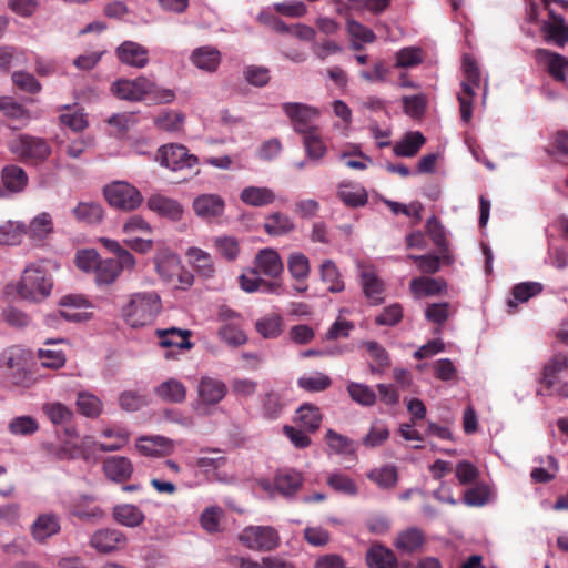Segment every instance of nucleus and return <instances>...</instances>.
Here are the masks:
<instances>
[{
	"label": "nucleus",
	"mask_w": 568,
	"mask_h": 568,
	"mask_svg": "<svg viewBox=\"0 0 568 568\" xmlns=\"http://www.w3.org/2000/svg\"><path fill=\"white\" fill-rule=\"evenodd\" d=\"M111 92L125 101H141L148 98L155 103H171L175 99L172 89L161 88L145 77L116 80L111 85Z\"/></svg>",
	"instance_id": "1"
},
{
	"label": "nucleus",
	"mask_w": 568,
	"mask_h": 568,
	"mask_svg": "<svg viewBox=\"0 0 568 568\" xmlns=\"http://www.w3.org/2000/svg\"><path fill=\"white\" fill-rule=\"evenodd\" d=\"M162 311L160 295L154 291L136 292L121 308L124 322L132 328L152 324Z\"/></svg>",
	"instance_id": "2"
},
{
	"label": "nucleus",
	"mask_w": 568,
	"mask_h": 568,
	"mask_svg": "<svg viewBox=\"0 0 568 568\" xmlns=\"http://www.w3.org/2000/svg\"><path fill=\"white\" fill-rule=\"evenodd\" d=\"M31 353L19 345L3 349L0 354V369L7 384L14 387H29L32 376L29 371Z\"/></svg>",
	"instance_id": "3"
},
{
	"label": "nucleus",
	"mask_w": 568,
	"mask_h": 568,
	"mask_svg": "<svg viewBox=\"0 0 568 568\" xmlns=\"http://www.w3.org/2000/svg\"><path fill=\"white\" fill-rule=\"evenodd\" d=\"M226 395L225 382L217 377L203 375L197 382L196 398L192 403V408L199 416H211Z\"/></svg>",
	"instance_id": "4"
},
{
	"label": "nucleus",
	"mask_w": 568,
	"mask_h": 568,
	"mask_svg": "<svg viewBox=\"0 0 568 568\" xmlns=\"http://www.w3.org/2000/svg\"><path fill=\"white\" fill-rule=\"evenodd\" d=\"M11 153L27 164H41L45 162L52 153L50 143L40 136L29 134H19L9 142Z\"/></svg>",
	"instance_id": "5"
},
{
	"label": "nucleus",
	"mask_w": 568,
	"mask_h": 568,
	"mask_svg": "<svg viewBox=\"0 0 568 568\" xmlns=\"http://www.w3.org/2000/svg\"><path fill=\"white\" fill-rule=\"evenodd\" d=\"M53 282L47 270L40 264H30L22 273L18 285L21 297L30 301H41L50 295Z\"/></svg>",
	"instance_id": "6"
},
{
	"label": "nucleus",
	"mask_w": 568,
	"mask_h": 568,
	"mask_svg": "<svg viewBox=\"0 0 568 568\" xmlns=\"http://www.w3.org/2000/svg\"><path fill=\"white\" fill-rule=\"evenodd\" d=\"M103 195L110 206L123 212L135 211L143 203L141 192L133 184L121 180L104 185Z\"/></svg>",
	"instance_id": "7"
},
{
	"label": "nucleus",
	"mask_w": 568,
	"mask_h": 568,
	"mask_svg": "<svg viewBox=\"0 0 568 568\" xmlns=\"http://www.w3.org/2000/svg\"><path fill=\"white\" fill-rule=\"evenodd\" d=\"M240 542L253 551H273L281 545L278 531L272 526H247L239 535Z\"/></svg>",
	"instance_id": "8"
},
{
	"label": "nucleus",
	"mask_w": 568,
	"mask_h": 568,
	"mask_svg": "<svg viewBox=\"0 0 568 568\" xmlns=\"http://www.w3.org/2000/svg\"><path fill=\"white\" fill-rule=\"evenodd\" d=\"M281 108L296 133L302 135L318 128L315 124L321 114L318 108L301 102H284Z\"/></svg>",
	"instance_id": "9"
},
{
	"label": "nucleus",
	"mask_w": 568,
	"mask_h": 568,
	"mask_svg": "<svg viewBox=\"0 0 568 568\" xmlns=\"http://www.w3.org/2000/svg\"><path fill=\"white\" fill-rule=\"evenodd\" d=\"M159 162L172 171L190 169L197 164V158L190 154L187 149L182 144H166L159 149Z\"/></svg>",
	"instance_id": "10"
},
{
	"label": "nucleus",
	"mask_w": 568,
	"mask_h": 568,
	"mask_svg": "<svg viewBox=\"0 0 568 568\" xmlns=\"http://www.w3.org/2000/svg\"><path fill=\"white\" fill-rule=\"evenodd\" d=\"M359 285L363 295L369 305L377 306L384 303L386 285L373 267L357 264Z\"/></svg>",
	"instance_id": "11"
},
{
	"label": "nucleus",
	"mask_w": 568,
	"mask_h": 568,
	"mask_svg": "<svg viewBox=\"0 0 568 568\" xmlns=\"http://www.w3.org/2000/svg\"><path fill=\"white\" fill-rule=\"evenodd\" d=\"M95 496L78 494L71 498L70 513L81 521L97 524L104 517L103 509L95 504Z\"/></svg>",
	"instance_id": "12"
},
{
	"label": "nucleus",
	"mask_w": 568,
	"mask_h": 568,
	"mask_svg": "<svg viewBox=\"0 0 568 568\" xmlns=\"http://www.w3.org/2000/svg\"><path fill=\"white\" fill-rule=\"evenodd\" d=\"M60 531L61 518L53 511L39 514L30 526V535L38 544L47 542Z\"/></svg>",
	"instance_id": "13"
},
{
	"label": "nucleus",
	"mask_w": 568,
	"mask_h": 568,
	"mask_svg": "<svg viewBox=\"0 0 568 568\" xmlns=\"http://www.w3.org/2000/svg\"><path fill=\"white\" fill-rule=\"evenodd\" d=\"M156 335L159 337V345L163 348H170V351L164 353L165 358H174L175 354L192 347V343L189 339L190 332L186 329L175 327L158 329Z\"/></svg>",
	"instance_id": "14"
},
{
	"label": "nucleus",
	"mask_w": 568,
	"mask_h": 568,
	"mask_svg": "<svg viewBox=\"0 0 568 568\" xmlns=\"http://www.w3.org/2000/svg\"><path fill=\"white\" fill-rule=\"evenodd\" d=\"M568 371V354L558 353L545 365L539 379L540 388L537 389V396H550V389L555 387L557 376Z\"/></svg>",
	"instance_id": "15"
},
{
	"label": "nucleus",
	"mask_w": 568,
	"mask_h": 568,
	"mask_svg": "<svg viewBox=\"0 0 568 568\" xmlns=\"http://www.w3.org/2000/svg\"><path fill=\"white\" fill-rule=\"evenodd\" d=\"M537 61L546 68L551 78L559 82L566 81L568 73V59L559 53L548 49H538L536 51Z\"/></svg>",
	"instance_id": "16"
},
{
	"label": "nucleus",
	"mask_w": 568,
	"mask_h": 568,
	"mask_svg": "<svg viewBox=\"0 0 568 568\" xmlns=\"http://www.w3.org/2000/svg\"><path fill=\"white\" fill-rule=\"evenodd\" d=\"M195 214L203 220H212L223 215L225 202L219 194L205 193L193 201Z\"/></svg>",
	"instance_id": "17"
},
{
	"label": "nucleus",
	"mask_w": 568,
	"mask_h": 568,
	"mask_svg": "<svg viewBox=\"0 0 568 568\" xmlns=\"http://www.w3.org/2000/svg\"><path fill=\"white\" fill-rule=\"evenodd\" d=\"M135 266H126L121 260L101 258L95 271L94 281L98 286H109L119 278L122 272L132 271Z\"/></svg>",
	"instance_id": "18"
},
{
	"label": "nucleus",
	"mask_w": 568,
	"mask_h": 568,
	"mask_svg": "<svg viewBox=\"0 0 568 568\" xmlns=\"http://www.w3.org/2000/svg\"><path fill=\"white\" fill-rule=\"evenodd\" d=\"M256 271L268 277L275 278L282 275L284 264L277 251L271 247H265L258 251L255 256Z\"/></svg>",
	"instance_id": "19"
},
{
	"label": "nucleus",
	"mask_w": 568,
	"mask_h": 568,
	"mask_svg": "<svg viewBox=\"0 0 568 568\" xmlns=\"http://www.w3.org/2000/svg\"><path fill=\"white\" fill-rule=\"evenodd\" d=\"M146 206L152 212L160 216L179 221L183 215V206L174 199L161 195L159 193L152 194L148 201Z\"/></svg>",
	"instance_id": "20"
},
{
	"label": "nucleus",
	"mask_w": 568,
	"mask_h": 568,
	"mask_svg": "<svg viewBox=\"0 0 568 568\" xmlns=\"http://www.w3.org/2000/svg\"><path fill=\"white\" fill-rule=\"evenodd\" d=\"M148 54V49L134 41H124L116 49L119 60L134 68H144L149 62Z\"/></svg>",
	"instance_id": "21"
},
{
	"label": "nucleus",
	"mask_w": 568,
	"mask_h": 568,
	"mask_svg": "<svg viewBox=\"0 0 568 568\" xmlns=\"http://www.w3.org/2000/svg\"><path fill=\"white\" fill-rule=\"evenodd\" d=\"M446 287L447 284L443 278L428 276L414 277L409 282V291L417 300L439 295L446 290Z\"/></svg>",
	"instance_id": "22"
},
{
	"label": "nucleus",
	"mask_w": 568,
	"mask_h": 568,
	"mask_svg": "<svg viewBox=\"0 0 568 568\" xmlns=\"http://www.w3.org/2000/svg\"><path fill=\"white\" fill-rule=\"evenodd\" d=\"M125 542L124 535L118 529H100L91 537V546L100 552H111Z\"/></svg>",
	"instance_id": "23"
},
{
	"label": "nucleus",
	"mask_w": 568,
	"mask_h": 568,
	"mask_svg": "<svg viewBox=\"0 0 568 568\" xmlns=\"http://www.w3.org/2000/svg\"><path fill=\"white\" fill-rule=\"evenodd\" d=\"M1 181L7 194H17L24 191L29 178L22 168L16 164H9L1 170Z\"/></svg>",
	"instance_id": "24"
},
{
	"label": "nucleus",
	"mask_w": 568,
	"mask_h": 568,
	"mask_svg": "<svg viewBox=\"0 0 568 568\" xmlns=\"http://www.w3.org/2000/svg\"><path fill=\"white\" fill-rule=\"evenodd\" d=\"M551 21L544 22L542 31L546 34V40L562 48L568 43V23L564 17L555 13L554 10L549 11Z\"/></svg>",
	"instance_id": "25"
},
{
	"label": "nucleus",
	"mask_w": 568,
	"mask_h": 568,
	"mask_svg": "<svg viewBox=\"0 0 568 568\" xmlns=\"http://www.w3.org/2000/svg\"><path fill=\"white\" fill-rule=\"evenodd\" d=\"M190 59L191 62L200 70L214 72L221 63L222 55L215 47L203 45L194 49Z\"/></svg>",
	"instance_id": "26"
},
{
	"label": "nucleus",
	"mask_w": 568,
	"mask_h": 568,
	"mask_svg": "<svg viewBox=\"0 0 568 568\" xmlns=\"http://www.w3.org/2000/svg\"><path fill=\"white\" fill-rule=\"evenodd\" d=\"M366 562L368 568H398V559L394 551L381 544L369 547Z\"/></svg>",
	"instance_id": "27"
},
{
	"label": "nucleus",
	"mask_w": 568,
	"mask_h": 568,
	"mask_svg": "<svg viewBox=\"0 0 568 568\" xmlns=\"http://www.w3.org/2000/svg\"><path fill=\"white\" fill-rule=\"evenodd\" d=\"M425 142L426 139L422 132L409 131L393 144V153L398 158H413L419 152Z\"/></svg>",
	"instance_id": "28"
},
{
	"label": "nucleus",
	"mask_w": 568,
	"mask_h": 568,
	"mask_svg": "<svg viewBox=\"0 0 568 568\" xmlns=\"http://www.w3.org/2000/svg\"><path fill=\"white\" fill-rule=\"evenodd\" d=\"M103 471L109 479L120 483L131 477L133 465L126 457L111 456L104 460Z\"/></svg>",
	"instance_id": "29"
},
{
	"label": "nucleus",
	"mask_w": 568,
	"mask_h": 568,
	"mask_svg": "<svg viewBox=\"0 0 568 568\" xmlns=\"http://www.w3.org/2000/svg\"><path fill=\"white\" fill-rule=\"evenodd\" d=\"M186 392L185 385L176 378H169L160 383L154 389L159 398L172 404L183 403L186 399Z\"/></svg>",
	"instance_id": "30"
},
{
	"label": "nucleus",
	"mask_w": 568,
	"mask_h": 568,
	"mask_svg": "<svg viewBox=\"0 0 568 568\" xmlns=\"http://www.w3.org/2000/svg\"><path fill=\"white\" fill-rule=\"evenodd\" d=\"M303 484V476L294 469H284L276 474L275 489L286 498L293 497Z\"/></svg>",
	"instance_id": "31"
},
{
	"label": "nucleus",
	"mask_w": 568,
	"mask_h": 568,
	"mask_svg": "<svg viewBox=\"0 0 568 568\" xmlns=\"http://www.w3.org/2000/svg\"><path fill=\"white\" fill-rule=\"evenodd\" d=\"M424 542V532L417 527H409L397 535L394 546L403 554H413L420 550Z\"/></svg>",
	"instance_id": "32"
},
{
	"label": "nucleus",
	"mask_w": 568,
	"mask_h": 568,
	"mask_svg": "<svg viewBox=\"0 0 568 568\" xmlns=\"http://www.w3.org/2000/svg\"><path fill=\"white\" fill-rule=\"evenodd\" d=\"M189 263L204 278H212L215 274L213 258L210 253L200 247H189L185 252Z\"/></svg>",
	"instance_id": "33"
},
{
	"label": "nucleus",
	"mask_w": 568,
	"mask_h": 568,
	"mask_svg": "<svg viewBox=\"0 0 568 568\" xmlns=\"http://www.w3.org/2000/svg\"><path fill=\"white\" fill-rule=\"evenodd\" d=\"M74 219L87 225L100 224L104 217V210L98 202H79L72 210Z\"/></svg>",
	"instance_id": "34"
},
{
	"label": "nucleus",
	"mask_w": 568,
	"mask_h": 568,
	"mask_svg": "<svg viewBox=\"0 0 568 568\" xmlns=\"http://www.w3.org/2000/svg\"><path fill=\"white\" fill-rule=\"evenodd\" d=\"M275 193L267 186H246L240 193V199L246 205L262 207L275 201Z\"/></svg>",
	"instance_id": "35"
},
{
	"label": "nucleus",
	"mask_w": 568,
	"mask_h": 568,
	"mask_svg": "<svg viewBox=\"0 0 568 568\" xmlns=\"http://www.w3.org/2000/svg\"><path fill=\"white\" fill-rule=\"evenodd\" d=\"M320 275L328 292L341 293L345 290L343 275L333 260L327 258L321 263Z\"/></svg>",
	"instance_id": "36"
},
{
	"label": "nucleus",
	"mask_w": 568,
	"mask_h": 568,
	"mask_svg": "<svg viewBox=\"0 0 568 568\" xmlns=\"http://www.w3.org/2000/svg\"><path fill=\"white\" fill-rule=\"evenodd\" d=\"M113 518L116 523L129 528L139 527L145 519L144 513L135 505L120 504L113 507Z\"/></svg>",
	"instance_id": "37"
},
{
	"label": "nucleus",
	"mask_w": 568,
	"mask_h": 568,
	"mask_svg": "<svg viewBox=\"0 0 568 568\" xmlns=\"http://www.w3.org/2000/svg\"><path fill=\"white\" fill-rule=\"evenodd\" d=\"M0 111L4 116L17 122V125H12L14 130L26 126L31 120L30 112L10 97L0 98Z\"/></svg>",
	"instance_id": "38"
},
{
	"label": "nucleus",
	"mask_w": 568,
	"mask_h": 568,
	"mask_svg": "<svg viewBox=\"0 0 568 568\" xmlns=\"http://www.w3.org/2000/svg\"><path fill=\"white\" fill-rule=\"evenodd\" d=\"M338 197L351 207L364 206L368 201V195L364 186L358 183L343 182L338 186Z\"/></svg>",
	"instance_id": "39"
},
{
	"label": "nucleus",
	"mask_w": 568,
	"mask_h": 568,
	"mask_svg": "<svg viewBox=\"0 0 568 568\" xmlns=\"http://www.w3.org/2000/svg\"><path fill=\"white\" fill-rule=\"evenodd\" d=\"M138 450L144 456H163L172 448V440L163 436L142 437L136 443Z\"/></svg>",
	"instance_id": "40"
},
{
	"label": "nucleus",
	"mask_w": 568,
	"mask_h": 568,
	"mask_svg": "<svg viewBox=\"0 0 568 568\" xmlns=\"http://www.w3.org/2000/svg\"><path fill=\"white\" fill-rule=\"evenodd\" d=\"M53 231V220L50 213L42 212L36 215L29 225H27V232L30 239L36 242L45 240L49 234Z\"/></svg>",
	"instance_id": "41"
},
{
	"label": "nucleus",
	"mask_w": 568,
	"mask_h": 568,
	"mask_svg": "<svg viewBox=\"0 0 568 568\" xmlns=\"http://www.w3.org/2000/svg\"><path fill=\"white\" fill-rule=\"evenodd\" d=\"M329 450L337 455H355L357 446L354 440L333 429H327L325 436Z\"/></svg>",
	"instance_id": "42"
},
{
	"label": "nucleus",
	"mask_w": 568,
	"mask_h": 568,
	"mask_svg": "<svg viewBox=\"0 0 568 568\" xmlns=\"http://www.w3.org/2000/svg\"><path fill=\"white\" fill-rule=\"evenodd\" d=\"M332 384L331 377L323 372L304 374L297 379V385L305 392L320 393L327 389Z\"/></svg>",
	"instance_id": "43"
},
{
	"label": "nucleus",
	"mask_w": 568,
	"mask_h": 568,
	"mask_svg": "<svg viewBox=\"0 0 568 568\" xmlns=\"http://www.w3.org/2000/svg\"><path fill=\"white\" fill-rule=\"evenodd\" d=\"M296 422L307 432H315L322 423V414L318 407L304 404L296 410Z\"/></svg>",
	"instance_id": "44"
},
{
	"label": "nucleus",
	"mask_w": 568,
	"mask_h": 568,
	"mask_svg": "<svg viewBox=\"0 0 568 568\" xmlns=\"http://www.w3.org/2000/svg\"><path fill=\"white\" fill-rule=\"evenodd\" d=\"M217 336L221 342L231 348L240 347L247 342L245 332L237 323L223 324L217 331Z\"/></svg>",
	"instance_id": "45"
},
{
	"label": "nucleus",
	"mask_w": 568,
	"mask_h": 568,
	"mask_svg": "<svg viewBox=\"0 0 568 568\" xmlns=\"http://www.w3.org/2000/svg\"><path fill=\"white\" fill-rule=\"evenodd\" d=\"M303 145L306 155L312 161H320L327 152V148L323 142L318 128L302 134Z\"/></svg>",
	"instance_id": "46"
},
{
	"label": "nucleus",
	"mask_w": 568,
	"mask_h": 568,
	"mask_svg": "<svg viewBox=\"0 0 568 568\" xmlns=\"http://www.w3.org/2000/svg\"><path fill=\"white\" fill-rule=\"evenodd\" d=\"M294 229L293 221L285 214L275 212L270 214L264 223V230L273 236H282Z\"/></svg>",
	"instance_id": "47"
},
{
	"label": "nucleus",
	"mask_w": 568,
	"mask_h": 568,
	"mask_svg": "<svg viewBox=\"0 0 568 568\" xmlns=\"http://www.w3.org/2000/svg\"><path fill=\"white\" fill-rule=\"evenodd\" d=\"M367 478L382 489L393 488L398 481L397 469L393 465L374 468L367 474Z\"/></svg>",
	"instance_id": "48"
},
{
	"label": "nucleus",
	"mask_w": 568,
	"mask_h": 568,
	"mask_svg": "<svg viewBox=\"0 0 568 568\" xmlns=\"http://www.w3.org/2000/svg\"><path fill=\"white\" fill-rule=\"evenodd\" d=\"M43 414L54 425H65L71 422L73 412L60 402H49L42 405Z\"/></svg>",
	"instance_id": "49"
},
{
	"label": "nucleus",
	"mask_w": 568,
	"mask_h": 568,
	"mask_svg": "<svg viewBox=\"0 0 568 568\" xmlns=\"http://www.w3.org/2000/svg\"><path fill=\"white\" fill-rule=\"evenodd\" d=\"M79 412L88 418H97L102 413V402L95 395L88 392H80L77 398Z\"/></svg>",
	"instance_id": "50"
},
{
	"label": "nucleus",
	"mask_w": 568,
	"mask_h": 568,
	"mask_svg": "<svg viewBox=\"0 0 568 568\" xmlns=\"http://www.w3.org/2000/svg\"><path fill=\"white\" fill-rule=\"evenodd\" d=\"M347 393L361 406L369 407L376 402L374 389L366 384L351 382L347 385Z\"/></svg>",
	"instance_id": "51"
},
{
	"label": "nucleus",
	"mask_w": 568,
	"mask_h": 568,
	"mask_svg": "<svg viewBox=\"0 0 568 568\" xmlns=\"http://www.w3.org/2000/svg\"><path fill=\"white\" fill-rule=\"evenodd\" d=\"M327 485L335 491L347 496H355L358 493L356 483L341 471L331 473L327 477Z\"/></svg>",
	"instance_id": "52"
},
{
	"label": "nucleus",
	"mask_w": 568,
	"mask_h": 568,
	"mask_svg": "<svg viewBox=\"0 0 568 568\" xmlns=\"http://www.w3.org/2000/svg\"><path fill=\"white\" fill-rule=\"evenodd\" d=\"M287 268L294 280H306L311 271L310 261L303 253H292L287 260Z\"/></svg>",
	"instance_id": "53"
},
{
	"label": "nucleus",
	"mask_w": 568,
	"mask_h": 568,
	"mask_svg": "<svg viewBox=\"0 0 568 568\" xmlns=\"http://www.w3.org/2000/svg\"><path fill=\"white\" fill-rule=\"evenodd\" d=\"M27 232V225L22 222H7L0 225V244L14 245L21 241Z\"/></svg>",
	"instance_id": "54"
},
{
	"label": "nucleus",
	"mask_w": 568,
	"mask_h": 568,
	"mask_svg": "<svg viewBox=\"0 0 568 568\" xmlns=\"http://www.w3.org/2000/svg\"><path fill=\"white\" fill-rule=\"evenodd\" d=\"M8 429L16 436H29L39 430V424L36 418L22 415L12 418L8 424Z\"/></svg>",
	"instance_id": "55"
},
{
	"label": "nucleus",
	"mask_w": 568,
	"mask_h": 568,
	"mask_svg": "<svg viewBox=\"0 0 568 568\" xmlns=\"http://www.w3.org/2000/svg\"><path fill=\"white\" fill-rule=\"evenodd\" d=\"M255 328L264 338H275L282 332V317L277 314L267 315L256 321Z\"/></svg>",
	"instance_id": "56"
},
{
	"label": "nucleus",
	"mask_w": 568,
	"mask_h": 568,
	"mask_svg": "<svg viewBox=\"0 0 568 568\" xmlns=\"http://www.w3.org/2000/svg\"><path fill=\"white\" fill-rule=\"evenodd\" d=\"M541 467H536L531 470V479L536 483H548L554 479L558 473V463L555 457L547 456L540 459Z\"/></svg>",
	"instance_id": "57"
},
{
	"label": "nucleus",
	"mask_w": 568,
	"mask_h": 568,
	"mask_svg": "<svg viewBox=\"0 0 568 568\" xmlns=\"http://www.w3.org/2000/svg\"><path fill=\"white\" fill-rule=\"evenodd\" d=\"M98 242L110 253L115 255V260H121L126 266H135L134 256L124 248L119 241L109 237H99Z\"/></svg>",
	"instance_id": "58"
},
{
	"label": "nucleus",
	"mask_w": 568,
	"mask_h": 568,
	"mask_svg": "<svg viewBox=\"0 0 568 568\" xmlns=\"http://www.w3.org/2000/svg\"><path fill=\"white\" fill-rule=\"evenodd\" d=\"M13 84L21 91L36 94L42 89L41 83L32 73L26 71H16L11 75Z\"/></svg>",
	"instance_id": "59"
},
{
	"label": "nucleus",
	"mask_w": 568,
	"mask_h": 568,
	"mask_svg": "<svg viewBox=\"0 0 568 568\" xmlns=\"http://www.w3.org/2000/svg\"><path fill=\"white\" fill-rule=\"evenodd\" d=\"M183 123L184 115L175 111L164 112L154 119V124L166 132H179Z\"/></svg>",
	"instance_id": "60"
},
{
	"label": "nucleus",
	"mask_w": 568,
	"mask_h": 568,
	"mask_svg": "<svg viewBox=\"0 0 568 568\" xmlns=\"http://www.w3.org/2000/svg\"><path fill=\"white\" fill-rule=\"evenodd\" d=\"M216 251L227 261H234L240 254V245L233 236H217L214 239Z\"/></svg>",
	"instance_id": "61"
},
{
	"label": "nucleus",
	"mask_w": 568,
	"mask_h": 568,
	"mask_svg": "<svg viewBox=\"0 0 568 568\" xmlns=\"http://www.w3.org/2000/svg\"><path fill=\"white\" fill-rule=\"evenodd\" d=\"M26 61L27 58L22 50L10 45L0 48V70L8 71L11 67L22 64Z\"/></svg>",
	"instance_id": "62"
},
{
	"label": "nucleus",
	"mask_w": 568,
	"mask_h": 568,
	"mask_svg": "<svg viewBox=\"0 0 568 568\" xmlns=\"http://www.w3.org/2000/svg\"><path fill=\"white\" fill-rule=\"evenodd\" d=\"M490 500V490L486 485L468 488L464 494V503L470 507H481Z\"/></svg>",
	"instance_id": "63"
},
{
	"label": "nucleus",
	"mask_w": 568,
	"mask_h": 568,
	"mask_svg": "<svg viewBox=\"0 0 568 568\" xmlns=\"http://www.w3.org/2000/svg\"><path fill=\"white\" fill-rule=\"evenodd\" d=\"M100 260L101 257L94 248H83L77 252L75 265L85 273H94Z\"/></svg>",
	"instance_id": "64"
}]
</instances>
